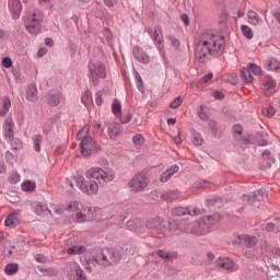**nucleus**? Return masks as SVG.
<instances>
[{
    "label": "nucleus",
    "mask_w": 280,
    "mask_h": 280,
    "mask_svg": "<svg viewBox=\"0 0 280 280\" xmlns=\"http://www.w3.org/2000/svg\"><path fill=\"white\" fill-rule=\"evenodd\" d=\"M226 48V39L223 35L213 34V32H205L201 34L197 45L195 46V60L197 62H209V57L222 56Z\"/></svg>",
    "instance_id": "nucleus-1"
},
{
    "label": "nucleus",
    "mask_w": 280,
    "mask_h": 280,
    "mask_svg": "<svg viewBox=\"0 0 280 280\" xmlns=\"http://www.w3.org/2000/svg\"><path fill=\"white\" fill-rule=\"evenodd\" d=\"M121 261V252L115 248H103L93 255L92 259L86 260L85 270L88 272H93V267L91 264H96L101 268H110L112 266H116Z\"/></svg>",
    "instance_id": "nucleus-2"
},
{
    "label": "nucleus",
    "mask_w": 280,
    "mask_h": 280,
    "mask_svg": "<svg viewBox=\"0 0 280 280\" xmlns=\"http://www.w3.org/2000/svg\"><path fill=\"white\" fill-rule=\"evenodd\" d=\"M66 211H69V213H73L75 215V220L79 223L82 222H91L97 218V211L95 208H89L88 206H84L78 201H70L66 206Z\"/></svg>",
    "instance_id": "nucleus-3"
},
{
    "label": "nucleus",
    "mask_w": 280,
    "mask_h": 280,
    "mask_svg": "<svg viewBox=\"0 0 280 280\" xmlns=\"http://www.w3.org/2000/svg\"><path fill=\"white\" fill-rule=\"evenodd\" d=\"M218 224V220L213 215H207L199 218L196 223H191L184 229L185 232L190 233L191 235H196L197 237H201L202 235H207L211 233V229Z\"/></svg>",
    "instance_id": "nucleus-4"
},
{
    "label": "nucleus",
    "mask_w": 280,
    "mask_h": 280,
    "mask_svg": "<svg viewBox=\"0 0 280 280\" xmlns=\"http://www.w3.org/2000/svg\"><path fill=\"white\" fill-rule=\"evenodd\" d=\"M116 176L115 170L110 167H91L85 173V178H93V180L101 185V187L108 185V183H113Z\"/></svg>",
    "instance_id": "nucleus-5"
},
{
    "label": "nucleus",
    "mask_w": 280,
    "mask_h": 280,
    "mask_svg": "<svg viewBox=\"0 0 280 280\" xmlns=\"http://www.w3.org/2000/svg\"><path fill=\"white\" fill-rule=\"evenodd\" d=\"M88 69L89 78L94 86H98L102 80H106L108 72L104 61L93 59L88 63Z\"/></svg>",
    "instance_id": "nucleus-6"
},
{
    "label": "nucleus",
    "mask_w": 280,
    "mask_h": 280,
    "mask_svg": "<svg viewBox=\"0 0 280 280\" xmlns=\"http://www.w3.org/2000/svg\"><path fill=\"white\" fill-rule=\"evenodd\" d=\"M40 23H43V14L39 11H34L24 19V27L26 32L33 36H38V34H40L43 30Z\"/></svg>",
    "instance_id": "nucleus-7"
},
{
    "label": "nucleus",
    "mask_w": 280,
    "mask_h": 280,
    "mask_svg": "<svg viewBox=\"0 0 280 280\" xmlns=\"http://www.w3.org/2000/svg\"><path fill=\"white\" fill-rule=\"evenodd\" d=\"M77 187L85 194V196H97L100 191V184L93 178H86L84 176H77Z\"/></svg>",
    "instance_id": "nucleus-8"
},
{
    "label": "nucleus",
    "mask_w": 280,
    "mask_h": 280,
    "mask_svg": "<svg viewBox=\"0 0 280 280\" xmlns=\"http://www.w3.org/2000/svg\"><path fill=\"white\" fill-rule=\"evenodd\" d=\"M88 132H89V128L83 127L77 133L78 141H81L80 151L83 156H91V152H93V145H95L93 138L86 137Z\"/></svg>",
    "instance_id": "nucleus-9"
},
{
    "label": "nucleus",
    "mask_w": 280,
    "mask_h": 280,
    "mask_svg": "<svg viewBox=\"0 0 280 280\" xmlns=\"http://www.w3.org/2000/svg\"><path fill=\"white\" fill-rule=\"evenodd\" d=\"M3 132L4 139L11 142L13 150H19V148H22L23 143L21 140L14 138V120L11 117L4 120Z\"/></svg>",
    "instance_id": "nucleus-10"
},
{
    "label": "nucleus",
    "mask_w": 280,
    "mask_h": 280,
    "mask_svg": "<svg viewBox=\"0 0 280 280\" xmlns=\"http://www.w3.org/2000/svg\"><path fill=\"white\" fill-rule=\"evenodd\" d=\"M150 185V179L145 173H139L135 175L128 183V187L135 194L145 191V188Z\"/></svg>",
    "instance_id": "nucleus-11"
},
{
    "label": "nucleus",
    "mask_w": 280,
    "mask_h": 280,
    "mask_svg": "<svg viewBox=\"0 0 280 280\" xmlns=\"http://www.w3.org/2000/svg\"><path fill=\"white\" fill-rule=\"evenodd\" d=\"M187 226H190V222H184L182 224H178L176 221H165L164 224V232L163 235H180V233H187L185 232V229Z\"/></svg>",
    "instance_id": "nucleus-12"
},
{
    "label": "nucleus",
    "mask_w": 280,
    "mask_h": 280,
    "mask_svg": "<svg viewBox=\"0 0 280 280\" xmlns=\"http://www.w3.org/2000/svg\"><path fill=\"white\" fill-rule=\"evenodd\" d=\"M205 209L196 207H177L172 209V215L175 218H180V215H190V218H196V215H203Z\"/></svg>",
    "instance_id": "nucleus-13"
},
{
    "label": "nucleus",
    "mask_w": 280,
    "mask_h": 280,
    "mask_svg": "<svg viewBox=\"0 0 280 280\" xmlns=\"http://www.w3.org/2000/svg\"><path fill=\"white\" fill-rule=\"evenodd\" d=\"M147 32L149 36L152 38L156 49L159 50V54H161V56L165 58V50L163 49L164 48L163 35H161V31H159V27L155 26L154 30L151 27H148Z\"/></svg>",
    "instance_id": "nucleus-14"
},
{
    "label": "nucleus",
    "mask_w": 280,
    "mask_h": 280,
    "mask_svg": "<svg viewBox=\"0 0 280 280\" xmlns=\"http://www.w3.org/2000/svg\"><path fill=\"white\" fill-rule=\"evenodd\" d=\"M233 242L238 246H246V248H253V246H257V242L259 241L254 235L236 234L234 235Z\"/></svg>",
    "instance_id": "nucleus-15"
},
{
    "label": "nucleus",
    "mask_w": 280,
    "mask_h": 280,
    "mask_svg": "<svg viewBox=\"0 0 280 280\" xmlns=\"http://www.w3.org/2000/svg\"><path fill=\"white\" fill-rule=\"evenodd\" d=\"M215 266L217 268H221V270H226V272H237L240 270L235 261L229 257L217 258Z\"/></svg>",
    "instance_id": "nucleus-16"
},
{
    "label": "nucleus",
    "mask_w": 280,
    "mask_h": 280,
    "mask_svg": "<svg viewBox=\"0 0 280 280\" xmlns=\"http://www.w3.org/2000/svg\"><path fill=\"white\" fill-rule=\"evenodd\" d=\"M277 92V81L272 78H267L262 82V93L266 97H270V95H275Z\"/></svg>",
    "instance_id": "nucleus-17"
},
{
    "label": "nucleus",
    "mask_w": 280,
    "mask_h": 280,
    "mask_svg": "<svg viewBox=\"0 0 280 280\" xmlns=\"http://www.w3.org/2000/svg\"><path fill=\"white\" fill-rule=\"evenodd\" d=\"M266 196V189L261 188L259 190H255L252 195H243L242 200L247 202H261Z\"/></svg>",
    "instance_id": "nucleus-18"
},
{
    "label": "nucleus",
    "mask_w": 280,
    "mask_h": 280,
    "mask_svg": "<svg viewBox=\"0 0 280 280\" xmlns=\"http://www.w3.org/2000/svg\"><path fill=\"white\" fill-rule=\"evenodd\" d=\"M147 229H151V231H160V233L163 235L165 230V221L159 217L155 219H150L147 221Z\"/></svg>",
    "instance_id": "nucleus-19"
},
{
    "label": "nucleus",
    "mask_w": 280,
    "mask_h": 280,
    "mask_svg": "<svg viewBox=\"0 0 280 280\" xmlns=\"http://www.w3.org/2000/svg\"><path fill=\"white\" fill-rule=\"evenodd\" d=\"M132 56L138 62H142V65H148V62H150V56H148V54H145L139 46L132 48Z\"/></svg>",
    "instance_id": "nucleus-20"
},
{
    "label": "nucleus",
    "mask_w": 280,
    "mask_h": 280,
    "mask_svg": "<svg viewBox=\"0 0 280 280\" xmlns=\"http://www.w3.org/2000/svg\"><path fill=\"white\" fill-rule=\"evenodd\" d=\"M32 210L34 213H36V215H51V210H49V207L40 201L33 202Z\"/></svg>",
    "instance_id": "nucleus-21"
},
{
    "label": "nucleus",
    "mask_w": 280,
    "mask_h": 280,
    "mask_svg": "<svg viewBox=\"0 0 280 280\" xmlns=\"http://www.w3.org/2000/svg\"><path fill=\"white\" fill-rule=\"evenodd\" d=\"M9 7L12 14V19H21V10H23L21 0H9Z\"/></svg>",
    "instance_id": "nucleus-22"
},
{
    "label": "nucleus",
    "mask_w": 280,
    "mask_h": 280,
    "mask_svg": "<svg viewBox=\"0 0 280 280\" xmlns=\"http://www.w3.org/2000/svg\"><path fill=\"white\" fill-rule=\"evenodd\" d=\"M62 100V93L60 92H50L47 94V103L49 106H58Z\"/></svg>",
    "instance_id": "nucleus-23"
},
{
    "label": "nucleus",
    "mask_w": 280,
    "mask_h": 280,
    "mask_svg": "<svg viewBox=\"0 0 280 280\" xmlns=\"http://www.w3.org/2000/svg\"><path fill=\"white\" fill-rule=\"evenodd\" d=\"M178 172V165H172L168 170L162 173L160 180L161 183H167L172 176H174Z\"/></svg>",
    "instance_id": "nucleus-24"
},
{
    "label": "nucleus",
    "mask_w": 280,
    "mask_h": 280,
    "mask_svg": "<svg viewBox=\"0 0 280 280\" xmlns=\"http://www.w3.org/2000/svg\"><path fill=\"white\" fill-rule=\"evenodd\" d=\"M26 100L28 102H36L38 100V89L36 84L28 85L26 90Z\"/></svg>",
    "instance_id": "nucleus-25"
},
{
    "label": "nucleus",
    "mask_w": 280,
    "mask_h": 280,
    "mask_svg": "<svg viewBox=\"0 0 280 280\" xmlns=\"http://www.w3.org/2000/svg\"><path fill=\"white\" fill-rule=\"evenodd\" d=\"M70 267L72 268L73 272L75 273L77 280H86V273L84 272V269L80 267L78 262L70 264Z\"/></svg>",
    "instance_id": "nucleus-26"
},
{
    "label": "nucleus",
    "mask_w": 280,
    "mask_h": 280,
    "mask_svg": "<svg viewBox=\"0 0 280 280\" xmlns=\"http://www.w3.org/2000/svg\"><path fill=\"white\" fill-rule=\"evenodd\" d=\"M12 106V101L10 97H2V105H0V117H5L7 113H10V108Z\"/></svg>",
    "instance_id": "nucleus-27"
},
{
    "label": "nucleus",
    "mask_w": 280,
    "mask_h": 280,
    "mask_svg": "<svg viewBox=\"0 0 280 280\" xmlns=\"http://www.w3.org/2000/svg\"><path fill=\"white\" fill-rule=\"evenodd\" d=\"M264 65L267 71H280V62L275 58L267 59Z\"/></svg>",
    "instance_id": "nucleus-28"
},
{
    "label": "nucleus",
    "mask_w": 280,
    "mask_h": 280,
    "mask_svg": "<svg viewBox=\"0 0 280 280\" xmlns=\"http://www.w3.org/2000/svg\"><path fill=\"white\" fill-rule=\"evenodd\" d=\"M19 217L16 213H11L7 217L4 224L5 226H10V229H14V226H19Z\"/></svg>",
    "instance_id": "nucleus-29"
},
{
    "label": "nucleus",
    "mask_w": 280,
    "mask_h": 280,
    "mask_svg": "<svg viewBox=\"0 0 280 280\" xmlns=\"http://www.w3.org/2000/svg\"><path fill=\"white\" fill-rule=\"evenodd\" d=\"M247 19L249 25H259V23H261V18H259V14L253 10L247 12Z\"/></svg>",
    "instance_id": "nucleus-30"
},
{
    "label": "nucleus",
    "mask_w": 280,
    "mask_h": 280,
    "mask_svg": "<svg viewBox=\"0 0 280 280\" xmlns=\"http://www.w3.org/2000/svg\"><path fill=\"white\" fill-rule=\"evenodd\" d=\"M18 272H19V264L9 262L4 267V275H7V277H12V275H16Z\"/></svg>",
    "instance_id": "nucleus-31"
},
{
    "label": "nucleus",
    "mask_w": 280,
    "mask_h": 280,
    "mask_svg": "<svg viewBox=\"0 0 280 280\" xmlns=\"http://www.w3.org/2000/svg\"><path fill=\"white\" fill-rule=\"evenodd\" d=\"M121 135V125L115 124L108 128V137L109 139H115Z\"/></svg>",
    "instance_id": "nucleus-32"
},
{
    "label": "nucleus",
    "mask_w": 280,
    "mask_h": 280,
    "mask_svg": "<svg viewBox=\"0 0 280 280\" xmlns=\"http://www.w3.org/2000/svg\"><path fill=\"white\" fill-rule=\"evenodd\" d=\"M126 226L129 231H135V232L141 231V220L139 219L129 220Z\"/></svg>",
    "instance_id": "nucleus-33"
},
{
    "label": "nucleus",
    "mask_w": 280,
    "mask_h": 280,
    "mask_svg": "<svg viewBox=\"0 0 280 280\" xmlns=\"http://www.w3.org/2000/svg\"><path fill=\"white\" fill-rule=\"evenodd\" d=\"M179 192L176 190H168L162 195V198L166 200V202H172V200H177Z\"/></svg>",
    "instance_id": "nucleus-34"
},
{
    "label": "nucleus",
    "mask_w": 280,
    "mask_h": 280,
    "mask_svg": "<svg viewBox=\"0 0 280 280\" xmlns=\"http://www.w3.org/2000/svg\"><path fill=\"white\" fill-rule=\"evenodd\" d=\"M261 250L264 253H272L276 257H280V248H272L268 243H262Z\"/></svg>",
    "instance_id": "nucleus-35"
},
{
    "label": "nucleus",
    "mask_w": 280,
    "mask_h": 280,
    "mask_svg": "<svg viewBox=\"0 0 280 280\" xmlns=\"http://www.w3.org/2000/svg\"><path fill=\"white\" fill-rule=\"evenodd\" d=\"M112 113L115 117H121V102H119V100H114L112 104Z\"/></svg>",
    "instance_id": "nucleus-36"
},
{
    "label": "nucleus",
    "mask_w": 280,
    "mask_h": 280,
    "mask_svg": "<svg viewBox=\"0 0 280 280\" xmlns=\"http://www.w3.org/2000/svg\"><path fill=\"white\" fill-rule=\"evenodd\" d=\"M84 250H86V248H84V246L74 245L72 247H69L67 249V253H68V255H82V253H84Z\"/></svg>",
    "instance_id": "nucleus-37"
},
{
    "label": "nucleus",
    "mask_w": 280,
    "mask_h": 280,
    "mask_svg": "<svg viewBox=\"0 0 280 280\" xmlns=\"http://www.w3.org/2000/svg\"><path fill=\"white\" fill-rule=\"evenodd\" d=\"M241 32L243 34V36H245V38H247V40H253V28H250V26L248 25H241Z\"/></svg>",
    "instance_id": "nucleus-38"
},
{
    "label": "nucleus",
    "mask_w": 280,
    "mask_h": 280,
    "mask_svg": "<svg viewBox=\"0 0 280 280\" xmlns=\"http://www.w3.org/2000/svg\"><path fill=\"white\" fill-rule=\"evenodd\" d=\"M191 141L194 145L198 147V145H202L205 140L202 139V135L200 132L192 131Z\"/></svg>",
    "instance_id": "nucleus-39"
},
{
    "label": "nucleus",
    "mask_w": 280,
    "mask_h": 280,
    "mask_svg": "<svg viewBox=\"0 0 280 280\" xmlns=\"http://www.w3.org/2000/svg\"><path fill=\"white\" fill-rule=\"evenodd\" d=\"M133 73H135L138 91H140V93H144L145 88L143 86V79H141V74H139V71L137 70H135Z\"/></svg>",
    "instance_id": "nucleus-40"
},
{
    "label": "nucleus",
    "mask_w": 280,
    "mask_h": 280,
    "mask_svg": "<svg viewBox=\"0 0 280 280\" xmlns=\"http://www.w3.org/2000/svg\"><path fill=\"white\" fill-rule=\"evenodd\" d=\"M22 191H34L36 189V182L25 180L21 185Z\"/></svg>",
    "instance_id": "nucleus-41"
},
{
    "label": "nucleus",
    "mask_w": 280,
    "mask_h": 280,
    "mask_svg": "<svg viewBox=\"0 0 280 280\" xmlns=\"http://www.w3.org/2000/svg\"><path fill=\"white\" fill-rule=\"evenodd\" d=\"M203 187H206L207 189L213 187V184L211 182L205 180V179H198L195 183V188L196 189H202Z\"/></svg>",
    "instance_id": "nucleus-42"
},
{
    "label": "nucleus",
    "mask_w": 280,
    "mask_h": 280,
    "mask_svg": "<svg viewBox=\"0 0 280 280\" xmlns=\"http://www.w3.org/2000/svg\"><path fill=\"white\" fill-rule=\"evenodd\" d=\"M81 102H82V104H84V106H89L90 104H92L93 98L91 97V92L90 91H85L81 95Z\"/></svg>",
    "instance_id": "nucleus-43"
},
{
    "label": "nucleus",
    "mask_w": 280,
    "mask_h": 280,
    "mask_svg": "<svg viewBox=\"0 0 280 280\" xmlns=\"http://www.w3.org/2000/svg\"><path fill=\"white\" fill-rule=\"evenodd\" d=\"M132 142L136 145V148H141L143 143H145V138H143L140 133L133 136Z\"/></svg>",
    "instance_id": "nucleus-44"
},
{
    "label": "nucleus",
    "mask_w": 280,
    "mask_h": 280,
    "mask_svg": "<svg viewBox=\"0 0 280 280\" xmlns=\"http://www.w3.org/2000/svg\"><path fill=\"white\" fill-rule=\"evenodd\" d=\"M247 67L248 69H250L254 75H261L262 70H261V67H259L258 65L249 62Z\"/></svg>",
    "instance_id": "nucleus-45"
},
{
    "label": "nucleus",
    "mask_w": 280,
    "mask_h": 280,
    "mask_svg": "<svg viewBox=\"0 0 280 280\" xmlns=\"http://www.w3.org/2000/svg\"><path fill=\"white\" fill-rule=\"evenodd\" d=\"M241 73L245 82H253V74H250V70L248 68H243Z\"/></svg>",
    "instance_id": "nucleus-46"
},
{
    "label": "nucleus",
    "mask_w": 280,
    "mask_h": 280,
    "mask_svg": "<svg viewBox=\"0 0 280 280\" xmlns=\"http://www.w3.org/2000/svg\"><path fill=\"white\" fill-rule=\"evenodd\" d=\"M277 113V110L275 109V107L269 106V107H264L262 108V115L265 117H268L269 119H271V117H275V114Z\"/></svg>",
    "instance_id": "nucleus-47"
},
{
    "label": "nucleus",
    "mask_w": 280,
    "mask_h": 280,
    "mask_svg": "<svg viewBox=\"0 0 280 280\" xmlns=\"http://www.w3.org/2000/svg\"><path fill=\"white\" fill-rule=\"evenodd\" d=\"M197 115L201 121H209V114L205 112V106L200 105L199 110L197 112Z\"/></svg>",
    "instance_id": "nucleus-48"
},
{
    "label": "nucleus",
    "mask_w": 280,
    "mask_h": 280,
    "mask_svg": "<svg viewBox=\"0 0 280 280\" xmlns=\"http://www.w3.org/2000/svg\"><path fill=\"white\" fill-rule=\"evenodd\" d=\"M8 180L11 185H16L18 183H21V175L16 172H13L10 174Z\"/></svg>",
    "instance_id": "nucleus-49"
},
{
    "label": "nucleus",
    "mask_w": 280,
    "mask_h": 280,
    "mask_svg": "<svg viewBox=\"0 0 280 280\" xmlns=\"http://www.w3.org/2000/svg\"><path fill=\"white\" fill-rule=\"evenodd\" d=\"M156 255H159V257H161L162 259H164V261H171L172 259V254L170 252H165L163 249H159L156 250Z\"/></svg>",
    "instance_id": "nucleus-50"
},
{
    "label": "nucleus",
    "mask_w": 280,
    "mask_h": 280,
    "mask_svg": "<svg viewBox=\"0 0 280 280\" xmlns=\"http://www.w3.org/2000/svg\"><path fill=\"white\" fill-rule=\"evenodd\" d=\"M33 141H34L35 152H40V143L43 141V137L40 135H36L33 137Z\"/></svg>",
    "instance_id": "nucleus-51"
},
{
    "label": "nucleus",
    "mask_w": 280,
    "mask_h": 280,
    "mask_svg": "<svg viewBox=\"0 0 280 280\" xmlns=\"http://www.w3.org/2000/svg\"><path fill=\"white\" fill-rule=\"evenodd\" d=\"M37 270H40L45 277H54L56 275V271L51 268H44L40 266H37Z\"/></svg>",
    "instance_id": "nucleus-52"
},
{
    "label": "nucleus",
    "mask_w": 280,
    "mask_h": 280,
    "mask_svg": "<svg viewBox=\"0 0 280 280\" xmlns=\"http://www.w3.org/2000/svg\"><path fill=\"white\" fill-rule=\"evenodd\" d=\"M261 230H262V231H268V232L273 231V233H277L276 223H272V222L262 224V225H261Z\"/></svg>",
    "instance_id": "nucleus-53"
},
{
    "label": "nucleus",
    "mask_w": 280,
    "mask_h": 280,
    "mask_svg": "<svg viewBox=\"0 0 280 280\" xmlns=\"http://www.w3.org/2000/svg\"><path fill=\"white\" fill-rule=\"evenodd\" d=\"M208 126H209L211 135H213V137H215V135H218V122H215V120H210Z\"/></svg>",
    "instance_id": "nucleus-54"
},
{
    "label": "nucleus",
    "mask_w": 280,
    "mask_h": 280,
    "mask_svg": "<svg viewBox=\"0 0 280 280\" xmlns=\"http://www.w3.org/2000/svg\"><path fill=\"white\" fill-rule=\"evenodd\" d=\"M244 128L242 127V125L236 124L233 126V135L234 137H236V139L238 137H242V132H243Z\"/></svg>",
    "instance_id": "nucleus-55"
},
{
    "label": "nucleus",
    "mask_w": 280,
    "mask_h": 280,
    "mask_svg": "<svg viewBox=\"0 0 280 280\" xmlns=\"http://www.w3.org/2000/svg\"><path fill=\"white\" fill-rule=\"evenodd\" d=\"M1 65H2V67H4V69H10L12 67V65H14V62L12 61V58L4 57V58H2Z\"/></svg>",
    "instance_id": "nucleus-56"
},
{
    "label": "nucleus",
    "mask_w": 280,
    "mask_h": 280,
    "mask_svg": "<svg viewBox=\"0 0 280 280\" xmlns=\"http://www.w3.org/2000/svg\"><path fill=\"white\" fill-rule=\"evenodd\" d=\"M167 39L170 40L172 47H174L175 49H178V47H180V42H178V39H176L174 35H168Z\"/></svg>",
    "instance_id": "nucleus-57"
},
{
    "label": "nucleus",
    "mask_w": 280,
    "mask_h": 280,
    "mask_svg": "<svg viewBox=\"0 0 280 280\" xmlns=\"http://www.w3.org/2000/svg\"><path fill=\"white\" fill-rule=\"evenodd\" d=\"M131 120H132V114L127 113V114H124L122 116L120 115L121 124H130Z\"/></svg>",
    "instance_id": "nucleus-58"
},
{
    "label": "nucleus",
    "mask_w": 280,
    "mask_h": 280,
    "mask_svg": "<svg viewBox=\"0 0 280 280\" xmlns=\"http://www.w3.org/2000/svg\"><path fill=\"white\" fill-rule=\"evenodd\" d=\"M183 104V97L177 96L171 104L170 108H178Z\"/></svg>",
    "instance_id": "nucleus-59"
},
{
    "label": "nucleus",
    "mask_w": 280,
    "mask_h": 280,
    "mask_svg": "<svg viewBox=\"0 0 280 280\" xmlns=\"http://www.w3.org/2000/svg\"><path fill=\"white\" fill-rule=\"evenodd\" d=\"M213 80V73L209 72L208 74L203 75L199 82L200 84H207V82Z\"/></svg>",
    "instance_id": "nucleus-60"
},
{
    "label": "nucleus",
    "mask_w": 280,
    "mask_h": 280,
    "mask_svg": "<svg viewBox=\"0 0 280 280\" xmlns=\"http://www.w3.org/2000/svg\"><path fill=\"white\" fill-rule=\"evenodd\" d=\"M34 259L37 264H46L47 258H45V256L37 254L34 256Z\"/></svg>",
    "instance_id": "nucleus-61"
},
{
    "label": "nucleus",
    "mask_w": 280,
    "mask_h": 280,
    "mask_svg": "<svg viewBox=\"0 0 280 280\" xmlns=\"http://www.w3.org/2000/svg\"><path fill=\"white\" fill-rule=\"evenodd\" d=\"M103 2L107 8H115V5L118 3L117 0H103Z\"/></svg>",
    "instance_id": "nucleus-62"
},
{
    "label": "nucleus",
    "mask_w": 280,
    "mask_h": 280,
    "mask_svg": "<svg viewBox=\"0 0 280 280\" xmlns=\"http://www.w3.org/2000/svg\"><path fill=\"white\" fill-rule=\"evenodd\" d=\"M44 56H47V48H39L37 50V58H43Z\"/></svg>",
    "instance_id": "nucleus-63"
},
{
    "label": "nucleus",
    "mask_w": 280,
    "mask_h": 280,
    "mask_svg": "<svg viewBox=\"0 0 280 280\" xmlns=\"http://www.w3.org/2000/svg\"><path fill=\"white\" fill-rule=\"evenodd\" d=\"M95 102L97 106H102V92H96Z\"/></svg>",
    "instance_id": "nucleus-64"
}]
</instances>
